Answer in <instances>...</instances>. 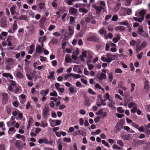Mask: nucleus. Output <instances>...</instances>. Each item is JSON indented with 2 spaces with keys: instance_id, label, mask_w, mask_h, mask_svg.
Listing matches in <instances>:
<instances>
[{
  "instance_id": "obj_1",
  "label": "nucleus",
  "mask_w": 150,
  "mask_h": 150,
  "mask_svg": "<svg viewBox=\"0 0 150 150\" xmlns=\"http://www.w3.org/2000/svg\"><path fill=\"white\" fill-rule=\"evenodd\" d=\"M118 55H119L120 57L121 56L120 55H119L117 53L114 55L110 53H107L106 55L107 57V62L109 63L112 61L117 59L118 58Z\"/></svg>"
},
{
  "instance_id": "obj_2",
  "label": "nucleus",
  "mask_w": 150,
  "mask_h": 150,
  "mask_svg": "<svg viewBox=\"0 0 150 150\" xmlns=\"http://www.w3.org/2000/svg\"><path fill=\"white\" fill-rule=\"evenodd\" d=\"M49 110L50 109L48 106H45L44 107L42 112L43 117L46 118L50 115Z\"/></svg>"
},
{
  "instance_id": "obj_3",
  "label": "nucleus",
  "mask_w": 150,
  "mask_h": 150,
  "mask_svg": "<svg viewBox=\"0 0 150 150\" xmlns=\"http://www.w3.org/2000/svg\"><path fill=\"white\" fill-rule=\"evenodd\" d=\"M123 125L122 123L120 122H118L114 127V131L115 132L117 133L118 132L120 131L121 129L123 128Z\"/></svg>"
},
{
  "instance_id": "obj_4",
  "label": "nucleus",
  "mask_w": 150,
  "mask_h": 150,
  "mask_svg": "<svg viewBox=\"0 0 150 150\" xmlns=\"http://www.w3.org/2000/svg\"><path fill=\"white\" fill-rule=\"evenodd\" d=\"M3 98L2 99V103L3 105H5L8 100V96L6 93H3L2 94Z\"/></svg>"
},
{
  "instance_id": "obj_5",
  "label": "nucleus",
  "mask_w": 150,
  "mask_h": 150,
  "mask_svg": "<svg viewBox=\"0 0 150 150\" xmlns=\"http://www.w3.org/2000/svg\"><path fill=\"white\" fill-rule=\"evenodd\" d=\"M93 7L94 8L96 11V13L97 14H99L100 13L101 10H103V12H104L105 11L104 10V8L103 7H101V6H98L96 5H93Z\"/></svg>"
},
{
  "instance_id": "obj_6",
  "label": "nucleus",
  "mask_w": 150,
  "mask_h": 150,
  "mask_svg": "<svg viewBox=\"0 0 150 150\" xmlns=\"http://www.w3.org/2000/svg\"><path fill=\"white\" fill-rule=\"evenodd\" d=\"M0 23L2 27H6L7 26L6 17L4 16L2 17L0 19Z\"/></svg>"
},
{
  "instance_id": "obj_7",
  "label": "nucleus",
  "mask_w": 150,
  "mask_h": 150,
  "mask_svg": "<svg viewBox=\"0 0 150 150\" xmlns=\"http://www.w3.org/2000/svg\"><path fill=\"white\" fill-rule=\"evenodd\" d=\"M85 21L88 22H91L93 24H94L96 23V21L93 18V16H92L86 17L85 19Z\"/></svg>"
},
{
  "instance_id": "obj_8",
  "label": "nucleus",
  "mask_w": 150,
  "mask_h": 150,
  "mask_svg": "<svg viewBox=\"0 0 150 150\" xmlns=\"http://www.w3.org/2000/svg\"><path fill=\"white\" fill-rule=\"evenodd\" d=\"M83 98L84 100V105L88 106H90L91 105V103L89 101V98L86 95H84Z\"/></svg>"
},
{
  "instance_id": "obj_9",
  "label": "nucleus",
  "mask_w": 150,
  "mask_h": 150,
  "mask_svg": "<svg viewBox=\"0 0 150 150\" xmlns=\"http://www.w3.org/2000/svg\"><path fill=\"white\" fill-rule=\"evenodd\" d=\"M87 40L89 41H93L96 42L98 40V38L97 35L92 36L88 37Z\"/></svg>"
},
{
  "instance_id": "obj_10",
  "label": "nucleus",
  "mask_w": 150,
  "mask_h": 150,
  "mask_svg": "<svg viewBox=\"0 0 150 150\" xmlns=\"http://www.w3.org/2000/svg\"><path fill=\"white\" fill-rule=\"evenodd\" d=\"M98 33L101 35L103 34L104 35L105 38L107 39L106 35L107 33V32L105 30L104 28H101L98 31Z\"/></svg>"
},
{
  "instance_id": "obj_11",
  "label": "nucleus",
  "mask_w": 150,
  "mask_h": 150,
  "mask_svg": "<svg viewBox=\"0 0 150 150\" xmlns=\"http://www.w3.org/2000/svg\"><path fill=\"white\" fill-rule=\"evenodd\" d=\"M78 11L77 9L73 7H71L69 10V13L71 15L76 14Z\"/></svg>"
},
{
  "instance_id": "obj_12",
  "label": "nucleus",
  "mask_w": 150,
  "mask_h": 150,
  "mask_svg": "<svg viewBox=\"0 0 150 150\" xmlns=\"http://www.w3.org/2000/svg\"><path fill=\"white\" fill-rule=\"evenodd\" d=\"M144 88L146 91H150V87L149 84V82L147 80L144 83Z\"/></svg>"
},
{
  "instance_id": "obj_13",
  "label": "nucleus",
  "mask_w": 150,
  "mask_h": 150,
  "mask_svg": "<svg viewBox=\"0 0 150 150\" xmlns=\"http://www.w3.org/2000/svg\"><path fill=\"white\" fill-rule=\"evenodd\" d=\"M21 142L18 140H16L15 144V146L19 150H21L22 149V146L21 145Z\"/></svg>"
},
{
  "instance_id": "obj_14",
  "label": "nucleus",
  "mask_w": 150,
  "mask_h": 150,
  "mask_svg": "<svg viewBox=\"0 0 150 150\" xmlns=\"http://www.w3.org/2000/svg\"><path fill=\"white\" fill-rule=\"evenodd\" d=\"M17 7L16 6H12L10 8V10L11 14L14 15L16 13V9Z\"/></svg>"
},
{
  "instance_id": "obj_15",
  "label": "nucleus",
  "mask_w": 150,
  "mask_h": 150,
  "mask_svg": "<svg viewBox=\"0 0 150 150\" xmlns=\"http://www.w3.org/2000/svg\"><path fill=\"white\" fill-rule=\"evenodd\" d=\"M109 100L110 102L108 104L109 106L112 109H115V103L113 101L111 100Z\"/></svg>"
},
{
  "instance_id": "obj_16",
  "label": "nucleus",
  "mask_w": 150,
  "mask_h": 150,
  "mask_svg": "<svg viewBox=\"0 0 150 150\" xmlns=\"http://www.w3.org/2000/svg\"><path fill=\"white\" fill-rule=\"evenodd\" d=\"M46 20V18L45 17H42L40 21L39 25L41 28L44 27V25Z\"/></svg>"
},
{
  "instance_id": "obj_17",
  "label": "nucleus",
  "mask_w": 150,
  "mask_h": 150,
  "mask_svg": "<svg viewBox=\"0 0 150 150\" xmlns=\"http://www.w3.org/2000/svg\"><path fill=\"white\" fill-rule=\"evenodd\" d=\"M129 135L127 134H124L123 135L122 137V139L126 140H129L131 139V137L129 136Z\"/></svg>"
},
{
  "instance_id": "obj_18",
  "label": "nucleus",
  "mask_w": 150,
  "mask_h": 150,
  "mask_svg": "<svg viewBox=\"0 0 150 150\" xmlns=\"http://www.w3.org/2000/svg\"><path fill=\"white\" fill-rule=\"evenodd\" d=\"M146 13V10L145 9H143L140 11L139 15L140 16L144 19V16Z\"/></svg>"
},
{
  "instance_id": "obj_19",
  "label": "nucleus",
  "mask_w": 150,
  "mask_h": 150,
  "mask_svg": "<svg viewBox=\"0 0 150 150\" xmlns=\"http://www.w3.org/2000/svg\"><path fill=\"white\" fill-rule=\"evenodd\" d=\"M43 48L39 45L37 46L36 49V52L38 53H41L42 52Z\"/></svg>"
},
{
  "instance_id": "obj_20",
  "label": "nucleus",
  "mask_w": 150,
  "mask_h": 150,
  "mask_svg": "<svg viewBox=\"0 0 150 150\" xmlns=\"http://www.w3.org/2000/svg\"><path fill=\"white\" fill-rule=\"evenodd\" d=\"M49 90L48 89H47L45 90H42L40 92V94L43 96H46L47 94L49 92Z\"/></svg>"
},
{
  "instance_id": "obj_21",
  "label": "nucleus",
  "mask_w": 150,
  "mask_h": 150,
  "mask_svg": "<svg viewBox=\"0 0 150 150\" xmlns=\"http://www.w3.org/2000/svg\"><path fill=\"white\" fill-rule=\"evenodd\" d=\"M49 73H50V75L47 76V78L48 79H50L52 78L53 79H54V71H49Z\"/></svg>"
},
{
  "instance_id": "obj_22",
  "label": "nucleus",
  "mask_w": 150,
  "mask_h": 150,
  "mask_svg": "<svg viewBox=\"0 0 150 150\" xmlns=\"http://www.w3.org/2000/svg\"><path fill=\"white\" fill-rule=\"evenodd\" d=\"M115 30L117 31H123L125 29V27L124 26H119L116 27L115 28Z\"/></svg>"
},
{
  "instance_id": "obj_23",
  "label": "nucleus",
  "mask_w": 150,
  "mask_h": 150,
  "mask_svg": "<svg viewBox=\"0 0 150 150\" xmlns=\"http://www.w3.org/2000/svg\"><path fill=\"white\" fill-rule=\"evenodd\" d=\"M35 48V45L33 44H32L30 46V49L28 52V53L30 54H32L34 51Z\"/></svg>"
},
{
  "instance_id": "obj_24",
  "label": "nucleus",
  "mask_w": 150,
  "mask_h": 150,
  "mask_svg": "<svg viewBox=\"0 0 150 150\" xmlns=\"http://www.w3.org/2000/svg\"><path fill=\"white\" fill-rule=\"evenodd\" d=\"M120 36L119 35H117V37L115 38H113L112 41L114 43L117 42L120 39Z\"/></svg>"
},
{
  "instance_id": "obj_25",
  "label": "nucleus",
  "mask_w": 150,
  "mask_h": 150,
  "mask_svg": "<svg viewBox=\"0 0 150 150\" xmlns=\"http://www.w3.org/2000/svg\"><path fill=\"white\" fill-rule=\"evenodd\" d=\"M106 75L103 73H101L98 77V79L100 80H102L103 79H106Z\"/></svg>"
},
{
  "instance_id": "obj_26",
  "label": "nucleus",
  "mask_w": 150,
  "mask_h": 150,
  "mask_svg": "<svg viewBox=\"0 0 150 150\" xmlns=\"http://www.w3.org/2000/svg\"><path fill=\"white\" fill-rule=\"evenodd\" d=\"M134 20L136 21H138L139 22H142L144 19L141 18H137L136 17H134L133 18Z\"/></svg>"
},
{
  "instance_id": "obj_27",
  "label": "nucleus",
  "mask_w": 150,
  "mask_h": 150,
  "mask_svg": "<svg viewBox=\"0 0 150 150\" xmlns=\"http://www.w3.org/2000/svg\"><path fill=\"white\" fill-rule=\"evenodd\" d=\"M75 22L74 18L72 16H70V22L69 24H73Z\"/></svg>"
},
{
  "instance_id": "obj_28",
  "label": "nucleus",
  "mask_w": 150,
  "mask_h": 150,
  "mask_svg": "<svg viewBox=\"0 0 150 150\" xmlns=\"http://www.w3.org/2000/svg\"><path fill=\"white\" fill-rule=\"evenodd\" d=\"M16 75L19 78L22 79L23 78V75L20 71H18L17 72Z\"/></svg>"
},
{
  "instance_id": "obj_29",
  "label": "nucleus",
  "mask_w": 150,
  "mask_h": 150,
  "mask_svg": "<svg viewBox=\"0 0 150 150\" xmlns=\"http://www.w3.org/2000/svg\"><path fill=\"white\" fill-rule=\"evenodd\" d=\"M68 30L69 32V35H71L74 34V30L71 28V26H69L68 27Z\"/></svg>"
},
{
  "instance_id": "obj_30",
  "label": "nucleus",
  "mask_w": 150,
  "mask_h": 150,
  "mask_svg": "<svg viewBox=\"0 0 150 150\" xmlns=\"http://www.w3.org/2000/svg\"><path fill=\"white\" fill-rule=\"evenodd\" d=\"M27 17L26 15H21L19 18L20 20H23L25 21H27Z\"/></svg>"
},
{
  "instance_id": "obj_31",
  "label": "nucleus",
  "mask_w": 150,
  "mask_h": 150,
  "mask_svg": "<svg viewBox=\"0 0 150 150\" xmlns=\"http://www.w3.org/2000/svg\"><path fill=\"white\" fill-rule=\"evenodd\" d=\"M79 10L80 12L85 13H86L88 12V10L85 8H80Z\"/></svg>"
},
{
  "instance_id": "obj_32",
  "label": "nucleus",
  "mask_w": 150,
  "mask_h": 150,
  "mask_svg": "<svg viewBox=\"0 0 150 150\" xmlns=\"http://www.w3.org/2000/svg\"><path fill=\"white\" fill-rule=\"evenodd\" d=\"M139 34L144 37H146L148 36V34L144 31L139 33Z\"/></svg>"
},
{
  "instance_id": "obj_33",
  "label": "nucleus",
  "mask_w": 150,
  "mask_h": 150,
  "mask_svg": "<svg viewBox=\"0 0 150 150\" xmlns=\"http://www.w3.org/2000/svg\"><path fill=\"white\" fill-rule=\"evenodd\" d=\"M18 28V25L17 24V22L16 21H15L13 24V26L12 27L13 30L14 31Z\"/></svg>"
},
{
  "instance_id": "obj_34",
  "label": "nucleus",
  "mask_w": 150,
  "mask_h": 150,
  "mask_svg": "<svg viewBox=\"0 0 150 150\" xmlns=\"http://www.w3.org/2000/svg\"><path fill=\"white\" fill-rule=\"evenodd\" d=\"M120 6V5L119 4H116V5L115 6L113 9V11L115 12H117L118 11L119 9Z\"/></svg>"
},
{
  "instance_id": "obj_35",
  "label": "nucleus",
  "mask_w": 150,
  "mask_h": 150,
  "mask_svg": "<svg viewBox=\"0 0 150 150\" xmlns=\"http://www.w3.org/2000/svg\"><path fill=\"white\" fill-rule=\"evenodd\" d=\"M102 143L105 146H107L108 148L110 147V146L109 144L105 140H102Z\"/></svg>"
},
{
  "instance_id": "obj_36",
  "label": "nucleus",
  "mask_w": 150,
  "mask_h": 150,
  "mask_svg": "<svg viewBox=\"0 0 150 150\" xmlns=\"http://www.w3.org/2000/svg\"><path fill=\"white\" fill-rule=\"evenodd\" d=\"M81 130H79L77 131H75L74 132L73 135L74 136H75L77 135H80L81 134Z\"/></svg>"
},
{
  "instance_id": "obj_37",
  "label": "nucleus",
  "mask_w": 150,
  "mask_h": 150,
  "mask_svg": "<svg viewBox=\"0 0 150 150\" xmlns=\"http://www.w3.org/2000/svg\"><path fill=\"white\" fill-rule=\"evenodd\" d=\"M108 77L109 79L110 82H111L112 81L113 79V76L112 72H110L109 73H108Z\"/></svg>"
},
{
  "instance_id": "obj_38",
  "label": "nucleus",
  "mask_w": 150,
  "mask_h": 150,
  "mask_svg": "<svg viewBox=\"0 0 150 150\" xmlns=\"http://www.w3.org/2000/svg\"><path fill=\"white\" fill-rule=\"evenodd\" d=\"M50 95L51 96L56 97L57 96V94L55 91H53V92L50 93Z\"/></svg>"
},
{
  "instance_id": "obj_39",
  "label": "nucleus",
  "mask_w": 150,
  "mask_h": 150,
  "mask_svg": "<svg viewBox=\"0 0 150 150\" xmlns=\"http://www.w3.org/2000/svg\"><path fill=\"white\" fill-rule=\"evenodd\" d=\"M117 111L120 113H122L124 112V110L122 109V108L121 107H119L117 108Z\"/></svg>"
},
{
  "instance_id": "obj_40",
  "label": "nucleus",
  "mask_w": 150,
  "mask_h": 150,
  "mask_svg": "<svg viewBox=\"0 0 150 150\" xmlns=\"http://www.w3.org/2000/svg\"><path fill=\"white\" fill-rule=\"evenodd\" d=\"M100 4L101 6V7H103L104 8V10L106 11V8L105 7V4L104 1H100Z\"/></svg>"
},
{
  "instance_id": "obj_41",
  "label": "nucleus",
  "mask_w": 150,
  "mask_h": 150,
  "mask_svg": "<svg viewBox=\"0 0 150 150\" xmlns=\"http://www.w3.org/2000/svg\"><path fill=\"white\" fill-rule=\"evenodd\" d=\"M136 105V104L134 102H130L128 104V107L129 108H131L132 106H135Z\"/></svg>"
},
{
  "instance_id": "obj_42",
  "label": "nucleus",
  "mask_w": 150,
  "mask_h": 150,
  "mask_svg": "<svg viewBox=\"0 0 150 150\" xmlns=\"http://www.w3.org/2000/svg\"><path fill=\"white\" fill-rule=\"evenodd\" d=\"M118 19V16L117 15H114L112 17V20L113 21H116Z\"/></svg>"
},
{
  "instance_id": "obj_43",
  "label": "nucleus",
  "mask_w": 150,
  "mask_h": 150,
  "mask_svg": "<svg viewBox=\"0 0 150 150\" xmlns=\"http://www.w3.org/2000/svg\"><path fill=\"white\" fill-rule=\"evenodd\" d=\"M85 5V4H83L77 3L75 4V6L76 8L78 7H84Z\"/></svg>"
},
{
  "instance_id": "obj_44",
  "label": "nucleus",
  "mask_w": 150,
  "mask_h": 150,
  "mask_svg": "<svg viewBox=\"0 0 150 150\" xmlns=\"http://www.w3.org/2000/svg\"><path fill=\"white\" fill-rule=\"evenodd\" d=\"M21 88L19 87H16V89L14 91V93L15 94L19 93H21Z\"/></svg>"
},
{
  "instance_id": "obj_45",
  "label": "nucleus",
  "mask_w": 150,
  "mask_h": 150,
  "mask_svg": "<svg viewBox=\"0 0 150 150\" xmlns=\"http://www.w3.org/2000/svg\"><path fill=\"white\" fill-rule=\"evenodd\" d=\"M143 49V48L142 47V46H141V45L138 46V47H136V52L137 53H139V51L140 50H142Z\"/></svg>"
},
{
  "instance_id": "obj_46",
  "label": "nucleus",
  "mask_w": 150,
  "mask_h": 150,
  "mask_svg": "<svg viewBox=\"0 0 150 150\" xmlns=\"http://www.w3.org/2000/svg\"><path fill=\"white\" fill-rule=\"evenodd\" d=\"M62 48L64 49L65 48V47L66 46V45L67 42L65 41H64L63 40H62Z\"/></svg>"
},
{
  "instance_id": "obj_47",
  "label": "nucleus",
  "mask_w": 150,
  "mask_h": 150,
  "mask_svg": "<svg viewBox=\"0 0 150 150\" xmlns=\"http://www.w3.org/2000/svg\"><path fill=\"white\" fill-rule=\"evenodd\" d=\"M138 130L140 132H144V126H141L139 127Z\"/></svg>"
},
{
  "instance_id": "obj_48",
  "label": "nucleus",
  "mask_w": 150,
  "mask_h": 150,
  "mask_svg": "<svg viewBox=\"0 0 150 150\" xmlns=\"http://www.w3.org/2000/svg\"><path fill=\"white\" fill-rule=\"evenodd\" d=\"M144 31L143 30V28L142 26H139L138 28V33L139 34V33Z\"/></svg>"
},
{
  "instance_id": "obj_49",
  "label": "nucleus",
  "mask_w": 150,
  "mask_h": 150,
  "mask_svg": "<svg viewBox=\"0 0 150 150\" xmlns=\"http://www.w3.org/2000/svg\"><path fill=\"white\" fill-rule=\"evenodd\" d=\"M71 59L69 57H66L65 58V61L67 63H70L71 62Z\"/></svg>"
},
{
  "instance_id": "obj_50",
  "label": "nucleus",
  "mask_w": 150,
  "mask_h": 150,
  "mask_svg": "<svg viewBox=\"0 0 150 150\" xmlns=\"http://www.w3.org/2000/svg\"><path fill=\"white\" fill-rule=\"evenodd\" d=\"M39 6L40 9L42 10L44 8L45 4L44 3H40L39 4Z\"/></svg>"
},
{
  "instance_id": "obj_51",
  "label": "nucleus",
  "mask_w": 150,
  "mask_h": 150,
  "mask_svg": "<svg viewBox=\"0 0 150 150\" xmlns=\"http://www.w3.org/2000/svg\"><path fill=\"white\" fill-rule=\"evenodd\" d=\"M56 26L54 25H50L48 28V30L49 31H51L52 30L54 29Z\"/></svg>"
},
{
  "instance_id": "obj_52",
  "label": "nucleus",
  "mask_w": 150,
  "mask_h": 150,
  "mask_svg": "<svg viewBox=\"0 0 150 150\" xmlns=\"http://www.w3.org/2000/svg\"><path fill=\"white\" fill-rule=\"evenodd\" d=\"M109 96L110 95L108 93H106L104 96L103 98L105 99V100H109Z\"/></svg>"
},
{
  "instance_id": "obj_53",
  "label": "nucleus",
  "mask_w": 150,
  "mask_h": 150,
  "mask_svg": "<svg viewBox=\"0 0 150 150\" xmlns=\"http://www.w3.org/2000/svg\"><path fill=\"white\" fill-rule=\"evenodd\" d=\"M137 110V105H135V106H134L133 108L131 110V112L132 113H135Z\"/></svg>"
},
{
  "instance_id": "obj_54",
  "label": "nucleus",
  "mask_w": 150,
  "mask_h": 150,
  "mask_svg": "<svg viewBox=\"0 0 150 150\" xmlns=\"http://www.w3.org/2000/svg\"><path fill=\"white\" fill-rule=\"evenodd\" d=\"M119 24L124 25H127L129 24L126 21L122 22H120L119 23Z\"/></svg>"
},
{
  "instance_id": "obj_55",
  "label": "nucleus",
  "mask_w": 150,
  "mask_h": 150,
  "mask_svg": "<svg viewBox=\"0 0 150 150\" xmlns=\"http://www.w3.org/2000/svg\"><path fill=\"white\" fill-rule=\"evenodd\" d=\"M67 15V13H64V14L62 16V21L63 22H65V18L66 17Z\"/></svg>"
},
{
  "instance_id": "obj_56",
  "label": "nucleus",
  "mask_w": 150,
  "mask_h": 150,
  "mask_svg": "<svg viewBox=\"0 0 150 150\" xmlns=\"http://www.w3.org/2000/svg\"><path fill=\"white\" fill-rule=\"evenodd\" d=\"M117 143L118 144L122 147L124 146V143L122 140H119L117 141Z\"/></svg>"
},
{
  "instance_id": "obj_57",
  "label": "nucleus",
  "mask_w": 150,
  "mask_h": 150,
  "mask_svg": "<svg viewBox=\"0 0 150 150\" xmlns=\"http://www.w3.org/2000/svg\"><path fill=\"white\" fill-rule=\"evenodd\" d=\"M107 116V113L105 112H102L101 115L100 117L101 118H103Z\"/></svg>"
},
{
  "instance_id": "obj_58",
  "label": "nucleus",
  "mask_w": 150,
  "mask_h": 150,
  "mask_svg": "<svg viewBox=\"0 0 150 150\" xmlns=\"http://www.w3.org/2000/svg\"><path fill=\"white\" fill-rule=\"evenodd\" d=\"M51 42L53 44H56L58 42V40L55 38H52Z\"/></svg>"
},
{
  "instance_id": "obj_59",
  "label": "nucleus",
  "mask_w": 150,
  "mask_h": 150,
  "mask_svg": "<svg viewBox=\"0 0 150 150\" xmlns=\"http://www.w3.org/2000/svg\"><path fill=\"white\" fill-rule=\"evenodd\" d=\"M19 103L17 101H14L13 103V105L15 107H18L19 105Z\"/></svg>"
},
{
  "instance_id": "obj_60",
  "label": "nucleus",
  "mask_w": 150,
  "mask_h": 150,
  "mask_svg": "<svg viewBox=\"0 0 150 150\" xmlns=\"http://www.w3.org/2000/svg\"><path fill=\"white\" fill-rule=\"evenodd\" d=\"M131 92H132L134 91V87L135 86V84L134 83H131Z\"/></svg>"
},
{
  "instance_id": "obj_61",
  "label": "nucleus",
  "mask_w": 150,
  "mask_h": 150,
  "mask_svg": "<svg viewBox=\"0 0 150 150\" xmlns=\"http://www.w3.org/2000/svg\"><path fill=\"white\" fill-rule=\"evenodd\" d=\"M88 93L92 95H95L96 93L94 92L91 88H89L88 90Z\"/></svg>"
},
{
  "instance_id": "obj_62",
  "label": "nucleus",
  "mask_w": 150,
  "mask_h": 150,
  "mask_svg": "<svg viewBox=\"0 0 150 150\" xmlns=\"http://www.w3.org/2000/svg\"><path fill=\"white\" fill-rule=\"evenodd\" d=\"M87 51L86 50L82 52L81 53L82 56L84 58L86 57L87 56Z\"/></svg>"
},
{
  "instance_id": "obj_63",
  "label": "nucleus",
  "mask_w": 150,
  "mask_h": 150,
  "mask_svg": "<svg viewBox=\"0 0 150 150\" xmlns=\"http://www.w3.org/2000/svg\"><path fill=\"white\" fill-rule=\"evenodd\" d=\"M136 43V42L134 40H132L130 42V44L131 46H134L135 45Z\"/></svg>"
},
{
  "instance_id": "obj_64",
  "label": "nucleus",
  "mask_w": 150,
  "mask_h": 150,
  "mask_svg": "<svg viewBox=\"0 0 150 150\" xmlns=\"http://www.w3.org/2000/svg\"><path fill=\"white\" fill-rule=\"evenodd\" d=\"M79 112L81 115H84L85 114L86 112L83 109H81L79 110Z\"/></svg>"
}]
</instances>
